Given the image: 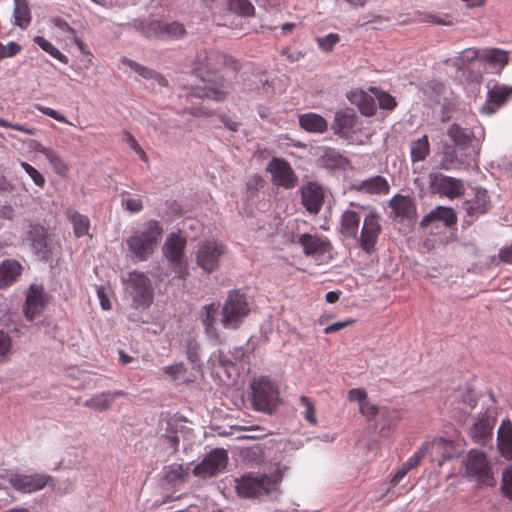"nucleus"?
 <instances>
[{
    "label": "nucleus",
    "mask_w": 512,
    "mask_h": 512,
    "mask_svg": "<svg viewBox=\"0 0 512 512\" xmlns=\"http://www.w3.org/2000/svg\"><path fill=\"white\" fill-rule=\"evenodd\" d=\"M163 228L156 220H150L125 239L129 257L135 262L147 261L157 249Z\"/></svg>",
    "instance_id": "obj_1"
},
{
    "label": "nucleus",
    "mask_w": 512,
    "mask_h": 512,
    "mask_svg": "<svg viewBox=\"0 0 512 512\" xmlns=\"http://www.w3.org/2000/svg\"><path fill=\"white\" fill-rule=\"evenodd\" d=\"M281 479L279 468L269 474L250 472L235 479V489L240 497L255 498L275 491Z\"/></svg>",
    "instance_id": "obj_2"
},
{
    "label": "nucleus",
    "mask_w": 512,
    "mask_h": 512,
    "mask_svg": "<svg viewBox=\"0 0 512 512\" xmlns=\"http://www.w3.org/2000/svg\"><path fill=\"white\" fill-rule=\"evenodd\" d=\"M126 295L132 300L134 308H147L153 300V287L149 277L139 271H132L122 277Z\"/></svg>",
    "instance_id": "obj_3"
},
{
    "label": "nucleus",
    "mask_w": 512,
    "mask_h": 512,
    "mask_svg": "<svg viewBox=\"0 0 512 512\" xmlns=\"http://www.w3.org/2000/svg\"><path fill=\"white\" fill-rule=\"evenodd\" d=\"M253 407L260 412L272 414L279 404V391L276 385L266 377L252 384Z\"/></svg>",
    "instance_id": "obj_4"
},
{
    "label": "nucleus",
    "mask_w": 512,
    "mask_h": 512,
    "mask_svg": "<svg viewBox=\"0 0 512 512\" xmlns=\"http://www.w3.org/2000/svg\"><path fill=\"white\" fill-rule=\"evenodd\" d=\"M249 307L243 294L230 292L222 308L221 324L227 329H236L248 315Z\"/></svg>",
    "instance_id": "obj_5"
},
{
    "label": "nucleus",
    "mask_w": 512,
    "mask_h": 512,
    "mask_svg": "<svg viewBox=\"0 0 512 512\" xmlns=\"http://www.w3.org/2000/svg\"><path fill=\"white\" fill-rule=\"evenodd\" d=\"M186 240L178 235L171 234L167 237L163 245V254L169 262L172 270L179 278H185L188 275L187 261L184 257Z\"/></svg>",
    "instance_id": "obj_6"
},
{
    "label": "nucleus",
    "mask_w": 512,
    "mask_h": 512,
    "mask_svg": "<svg viewBox=\"0 0 512 512\" xmlns=\"http://www.w3.org/2000/svg\"><path fill=\"white\" fill-rule=\"evenodd\" d=\"M382 232L381 217L375 211H370L363 220V225L358 231L357 241L359 247L367 254L375 251L376 244Z\"/></svg>",
    "instance_id": "obj_7"
},
{
    "label": "nucleus",
    "mask_w": 512,
    "mask_h": 512,
    "mask_svg": "<svg viewBox=\"0 0 512 512\" xmlns=\"http://www.w3.org/2000/svg\"><path fill=\"white\" fill-rule=\"evenodd\" d=\"M430 191L449 199H455L463 195L465 191L464 182L461 179L431 172L428 174Z\"/></svg>",
    "instance_id": "obj_8"
},
{
    "label": "nucleus",
    "mask_w": 512,
    "mask_h": 512,
    "mask_svg": "<svg viewBox=\"0 0 512 512\" xmlns=\"http://www.w3.org/2000/svg\"><path fill=\"white\" fill-rule=\"evenodd\" d=\"M466 474L479 483L492 486L494 478L486 456L482 451L471 450L464 461Z\"/></svg>",
    "instance_id": "obj_9"
},
{
    "label": "nucleus",
    "mask_w": 512,
    "mask_h": 512,
    "mask_svg": "<svg viewBox=\"0 0 512 512\" xmlns=\"http://www.w3.org/2000/svg\"><path fill=\"white\" fill-rule=\"evenodd\" d=\"M224 251V245L215 240L199 243L195 252L197 265L205 272L215 271Z\"/></svg>",
    "instance_id": "obj_10"
},
{
    "label": "nucleus",
    "mask_w": 512,
    "mask_h": 512,
    "mask_svg": "<svg viewBox=\"0 0 512 512\" xmlns=\"http://www.w3.org/2000/svg\"><path fill=\"white\" fill-rule=\"evenodd\" d=\"M227 462L228 455L224 449H213L194 467L193 474L203 478L213 477L226 468Z\"/></svg>",
    "instance_id": "obj_11"
},
{
    "label": "nucleus",
    "mask_w": 512,
    "mask_h": 512,
    "mask_svg": "<svg viewBox=\"0 0 512 512\" xmlns=\"http://www.w3.org/2000/svg\"><path fill=\"white\" fill-rule=\"evenodd\" d=\"M31 251L40 260H46L51 253V243L48 239L46 229L37 224H30L25 235Z\"/></svg>",
    "instance_id": "obj_12"
},
{
    "label": "nucleus",
    "mask_w": 512,
    "mask_h": 512,
    "mask_svg": "<svg viewBox=\"0 0 512 512\" xmlns=\"http://www.w3.org/2000/svg\"><path fill=\"white\" fill-rule=\"evenodd\" d=\"M52 478L45 474L23 475L11 473L7 477L8 483L17 491L31 493L48 485Z\"/></svg>",
    "instance_id": "obj_13"
},
{
    "label": "nucleus",
    "mask_w": 512,
    "mask_h": 512,
    "mask_svg": "<svg viewBox=\"0 0 512 512\" xmlns=\"http://www.w3.org/2000/svg\"><path fill=\"white\" fill-rule=\"evenodd\" d=\"M267 171L271 174L273 183L278 186L291 189L297 184L294 171L289 163L283 159L273 158L267 166Z\"/></svg>",
    "instance_id": "obj_14"
},
{
    "label": "nucleus",
    "mask_w": 512,
    "mask_h": 512,
    "mask_svg": "<svg viewBox=\"0 0 512 512\" xmlns=\"http://www.w3.org/2000/svg\"><path fill=\"white\" fill-rule=\"evenodd\" d=\"M230 90V83L223 80L222 77L215 75L213 78L204 81V86L198 87L194 94L199 98H207L220 102L225 99Z\"/></svg>",
    "instance_id": "obj_15"
},
{
    "label": "nucleus",
    "mask_w": 512,
    "mask_h": 512,
    "mask_svg": "<svg viewBox=\"0 0 512 512\" xmlns=\"http://www.w3.org/2000/svg\"><path fill=\"white\" fill-rule=\"evenodd\" d=\"M47 296L41 285L32 284L26 294L24 314L26 318L32 321L45 308Z\"/></svg>",
    "instance_id": "obj_16"
},
{
    "label": "nucleus",
    "mask_w": 512,
    "mask_h": 512,
    "mask_svg": "<svg viewBox=\"0 0 512 512\" xmlns=\"http://www.w3.org/2000/svg\"><path fill=\"white\" fill-rule=\"evenodd\" d=\"M450 444L451 442L444 438H437L432 442H426L403 465L406 466L408 470H411L420 463V461L425 457L426 454L439 453L442 450L444 451V460L449 459L451 458V454L449 452H446L445 449L447 446H450Z\"/></svg>",
    "instance_id": "obj_17"
},
{
    "label": "nucleus",
    "mask_w": 512,
    "mask_h": 512,
    "mask_svg": "<svg viewBox=\"0 0 512 512\" xmlns=\"http://www.w3.org/2000/svg\"><path fill=\"white\" fill-rule=\"evenodd\" d=\"M512 94V86L496 83L488 92V99L480 107L482 114L491 115L504 104Z\"/></svg>",
    "instance_id": "obj_18"
},
{
    "label": "nucleus",
    "mask_w": 512,
    "mask_h": 512,
    "mask_svg": "<svg viewBox=\"0 0 512 512\" xmlns=\"http://www.w3.org/2000/svg\"><path fill=\"white\" fill-rule=\"evenodd\" d=\"M297 243L302 246L306 256L323 255L331 248L329 240L318 234H301L298 236Z\"/></svg>",
    "instance_id": "obj_19"
},
{
    "label": "nucleus",
    "mask_w": 512,
    "mask_h": 512,
    "mask_svg": "<svg viewBox=\"0 0 512 512\" xmlns=\"http://www.w3.org/2000/svg\"><path fill=\"white\" fill-rule=\"evenodd\" d=\"M301 200L305 208L312 214H317L323 204L324 192L320 185L310 182L301 189Z\"/></svg>",
    "instance_id": "obj_20"
},
{
    "label": "nucleus",
    "mask_w": 512,
    "mask_h": 512,
    "mask_svg": "<svg viewBox=\"0 0 512 512\" xmlns=\"http://www.w3.org/2000/svg\"><path fill=\"white\" fill-rule=\"evenodd\" d=\"M457 218L452 208L438 206L427 214L420 223L423 228H428L431 225H435L438 229L442 224L444 227H449L456 222Z\"/></svg>",
    "instance_id": "obj_21"
},
{
    "label": "nucleus",
    "mask_w": 512,
    "mask_h": 512,
    "mask_svg": "<svg viewBox=\"0 0 512 512\" xmlns=\"http://www.w3.org/2000/svg\"><path fill=\"white\" fill-rule=\"evenodd\" d=\"M471 160L467 154L460 153L455 148H446L442 153L439 167L446 171L467 170Z\"/></svg>",
    "instance_id": "obj_22"
},
{
    "label": "nucleus",
    "mask_w": 512,
    "mask_h": 512,
    "mask_svg": "<svg viewBox=\"0 0 512 512\" xmlns=\"http://www.w3.org/2000/svg\"><path fill=\"white\" fill-rule=\"evenodd\" d=\"M353 188L361 193L369 195H386L390 191V185L383 176L376 175L365 180L355 181Z\"/></svg>",
    "instance_id": "obj_23"
},
{
    "label": "nucleus",
    "mask_w": 512,
    "mask_h": 512,
    "mask_svg": "<svg viewBox=\"0 0 512 512\" xmlns=\"http://www.w3.org/2000/svg\"><path fill=\"white\" fill-rule=\"evenodd\" d=\"M391 213L395 218L409 219L416 213V206L408 195L396 194L389 200Z\"/></svg>",
    "instance_id": "obj_24"
},
{
    "label": "nucleus",
    "mask_w": 512,
    "mask_h": 512,
    "mask_svg": "<svg viewBox=\"0 0 512 512\" xmlns=\"http://www.w3.org/2000/svg\"><path fill=\"white\" fill-rule=\"evenodd\" d=\"M497 447L505 459H512V422L504 419L497 431Z\"/></svg>",
    "instance_id": "obj_25"
},
{
    "label": "nucleus",
    "mask_w": 512,
    "mask_h": 512,
    "mask_svg": "<svg viewBox=\"0 0 512 512\" xmlns=\"http://www.w3.org/2000/svg\"><path fill=\"white\" fill-rule=\"evenodd\" d=\"M361 215L359 212L347 209L340 217V233L346 238H358Z\"/></svg>",
    "instance_id": "obj_26"
},
{
    "label": "nucleus",
    "mask_w": 512,
    "mask_h": 512,
    "mask_svg": "<svg viewBox=\"0 0 512 512\" xmlns=\"http://www.w3.org/2000/svg\"><path fill=\"white\" fill-rule=\"evenodd\" d=\"M22 266L16 260L7 259L0 263V289L13 284L21 275Z\"/></svg>",
    "instance_id": "obj_27"
},
{
    "label": "nucleus",
    "mask_w": 512,
    "mask_h": 512,
    "mask_svg": "<svg viewBox=\"0 0 512 512\" xmlns=\"http://www.w3.org/2000/svg\"><path fill=\"white\" fill-rule=\"evenodd\" d=\"M358 120L354 115L337 112L332 129L336 135L345 138L350 132L357 128Z\"/></svg>",
    "instance_id": "obj_28"
},
{
    "label": "nucleus",
    "mask_w": 512,
    "mask_h": 512,
    "mask_svg": "<svg viewBox=\"0 0 512 512\" xmlns=\"http://www.w3.org/2000/svg\"><path fill=\"white\" fill-rule=\"evenodd\" d=\"M494 427V419L486 413L479 418L471 427L472 438L479 443H483L491 437Z\"/></svg>",
    "instance_id": "obj_29"
},
{
    "label": "nucleus",
    "mask_w": 512,
    "mask_h": 512,
    "mask_svg": "<svg viewBox=\"0 0 512 512\" xmlns=\"http://www.w3.org/2000/svg\"><path fill=\"white\" fill-rule=\"evenodd\" d=\"M301 128L310 133H324L328 128L327 121L316 113H305L299 116Z\"/></svg>",
    "instance_id": "obj_30"
},
{
    "label": "nucleus",
    "mask_w": 512,
    "mask_h": 512,
    "mask_svg": "<svg viewBox=\"0 0 512 512\" xmlns=\"http://www.w3.org/2000/svg\"><path fill=\"white\" fill-rule=\"evenodd\" d=\"M447 135L460 150L468 148L474 138V133L470 129L463 128L458 124H452Z\"/></svg>",
    "instance_id": "obj_31"
},
{
    "label": "nucleus",
    "mask_w": 512,
    "mask_h": 512,
    "mask_svg": "<svg viewBox=\"0 0 512 512\" xmlns=\"http://www.w3.org/2000/svg\"><path fill=\"white\" fill-rule=\"evenodd\" d=\"M121 62L128 66L131 70H133L135 73H137L138 75H140L141 77L145 78V79H148V80H153L158 86H166L167 85V80L164 76H162L161 74L157 73L156 71L148 68V67H145L133 60H130L128 58H123L121 60Z\"/></svg>",
    "instance_id": "obj_32"
},
{
    "label": "nucleus",
    "mask_w": 512,
    "mask_h": 512,
    "mask_svg": "<svg viewBox=\"0 0 512 512\" xmlns=\"http://www.w3.org/2000/svg\"><path fill=\"white\" fill-rule=\"evenodd\" d=\"M218 315V305L215 303H211L204 307V312L201 314V321L205 327V332L208 338L213 339L215 341L219 340V336L214 327V323L216 321Z\"/></svg>",
    "instance_id": "obj_33"
},
{
    "label": "nucleus",
    "mask_w": 512,
    "mask_h": 512,
    "mask_svg": "<svg viewBox=\"0 0 512 512\" xmlns=\"http://www.w3.org/2000/svg\"><path fill=\"white\" fill-rule=\"evenodd\" d=\"M489 201L485 190L476 189L475 199L467 200L465 203V209L468 215L474 216L486 212Z\"/></svg>",
    "instance_id": "obj_34"
},
{
    "label": "nucleus",
    "mask_w": 512,
    "mask_h": 512,
    "mask_svg": "<svg viewBox=\"0 0 512 512\" xmlns=\"http://www.w3.org/2000/svg\"><path fill=\"white\" fill-rule=\"evenodd\" d=\"M430 154V143L427 135L414 140L410 144V158L412 163L424 161Z\"/></svg>",
    "instance_id": "obj_35"
},
{
    "label": "nucleus",
    "mask_w": 512,
    "mask_h": 512,
    "mask_svg": "<svg viewBox=\"0 0 512 512\" xmlns=\"http://www.w3.org/2000/svg\"><path fill=\"white\" fill-rule=\"evenodd\" d=\"M351 102L356 104L363 115L372 116L375 113L373 98L363 91L353 92L349 97Z\"/></svg>",
    "instance_id": "obj_36"
},
{
    "label": "nucleus",
    "mask_w": 512,
    "mask_h": 512,
    "mask_svg": "<svg viewBox=\"0 0 512 512\" xmlns=\"http://www.w3.org/2000/svg\"><path fill=\"white\" fill-rule=\"evenodd\" d=\"M67 216L73 225L76 237L80 238L88 234L90 222L87 216L80 214L74 209H68Z\"/></svg>",
    "instance_id": "obj_37"
},
{
    "label": "nucleus",
    "mask_w": 512,
    "mask_h": 512,
    "mask_svg": "<svg viewBox=\"0 0 512 512\" xmlns=\"http://www.w3.org/2000/svg\"><path fill=\"white\" fill-rule=\"evenodd\" d=\"M243 355V351L240 348L235 349L233 353L226 354L222 350H218L209 358V362L212 366L219 364L222 367H229L232 366L235 361L240 359Z\"/></svg>",
    "instance_id": "obj_38"
},
{
    "label": "nucleus",
    "mask_w": 512,
    "mask_h": 512,
    "mask_svg": "<svg viewBox=\"0 0 512 512\" xmlns=\"http://www.w3.org/2000/svg\"><path fill=\"white\" fill-rule=\"evenodd\" d=\"M481 59L491 65L503 68L509 61V54L501 49L489 48L482 51Z\"/></svg>",
    "instance_id": "obj_39"
},
{
    "label": "nucleus",
    "mask_w": 512,
    "mask_h": 512,
    "mask_svg": "<svg viewBox=\"0 0 512 512\" xmlns=\"http://www.w3.org/2000/svg\"><path fill=\"white\" fill-rule=\"evenodd\" d=\"M188 476V471L180 464H172L165 468L164 480L173 486L182 484Z\"/></svg>",
    "instance_id": "obj_40"
},
{
    "label": "nucleus",
    "mask_w": 512,
    "mask_h": 512,
    "mask_svg": "<svg viewBox=\"0 0 512 512\" xmlns=\"http://www.w3.org/2000/svg\"><path fill=\"white\" fill-rule=\"evenodd\" d=\"M137 30L146 38L162 39V22L158 20H145L139 22Z\"/></svg>",
    "instance_id": "obj_41"
},
{
    "label": "nucleus",
    "mask_w": 512,
    "mask_h": 512,
    "mask_svg": "<svg viewBox=\"0 0 512 512\" xmlns=\"http://www.w3.org/2000/svg\"><path fill=\"white\" fill-rule=\"evenodd\" d=\"M111 404V395L109 393L103 392L92 396L90 399H87L83 405L85 407L97 410L104 411L109 408Z\"/></svg>",
    "instance_id": "obj_42"
},
{
    "label": "nucleus",
    "mask_w": 512,
    "mask_h": 512,
    "mask_svg": "<svg viewBox=\"0 0 512 512\" xmlns=\"http://www.w3.org/2000/svg\"><path fill=\"white\" fill-rule=\"evenodd\" d=\"M480 58L481 53L474 48H467L461 51L458 56H456L453 60V66L457 69H462L467 66L470 62Z\"/></svg>",
    "instance_id": "obj_43"
},
{
    "label": "nucleus",
    "mask_w": 512,
    "mask_h": 512,
    "mask_svg": "<svg viewBox=\"0 0 512 512\" xmlns=\"http://www.w3.org/2000/svg\"><path fill=\"white\" fill-rule=\"evenodd\" d=\"M35 43L38 44L45 52L50 54L53 58L59 60L60 62L67 64L68 58L65 56L60 50H58L52 43L41 36H36L34 38Z\"/></svg>",
    "instance_id": "obj_44"
},
{
    "label": "nucleus",
    "mask_w": 512,
    "mask_h": 512,
    "mask_svg": "<svg viewBox=\"0 0 512 512\" xmlns=\"http://www.w3.org/2000/svg\"><path fill=\"white\" fill-rule=\"evenodd\" d=\"M322 160L328 168H339L347 163L346 158L334 149H327L322 156Z\"/></svg>",
    "instance_id": "obj_45"
},
{
    "label": "nucleus",
    "mask_w": 512,
    "mask_h": 512,
    "mask_svg": "<svg viewBox=\"0 0 512 512\" xmlns=\"http://www.w3.org/2000/svg\"><path fill=\"white\" fill-rule=\"evenodd\" d=\"M370 137V131L358 124L357 128L350 132L344 139H346L351 144L363 145L368 142Z\"/></svg>",
    "instance_id": "obj_46"
},
{
    "label": "nucleus",
    "mask_w": 512,
    "mask_h": 512,
    "mask_svg": "<svg viewBox=\"0 0 512 512\" xmlns=\"http://www.w3.org/2000/svg\"><path fill=\"white\" fill-rule=\"evenodd\" d=\"M229 9L242 16H251L255 8L249 0H229Z\"/></svg>",
    "instance_id": "obj_47"
},
{
    "label": "nucleus",
    "mask_w": 512,
    "mask_h": 512,
    "mask_svg": "<svg viewBox=\"0 0 512 512\" xmlns=\"http://www.w3.org/2000/svg\"><path fill=\"white\" fill-rule=\"evenodd\" d=\"M185 33V28L178 22L164 23L162 22V39L178 38Z\"/></svg>",
    "instance_id": "obj_48"
},
{
    "label": "nucleus",
    "mask_w": 512,
    "mask_h": 512,
    "mask_svg": "<svg viewBox=\"0 0 512 512\" xmlns=\"http://www.w3.org/2000/svg\"><path fill=\"white\" fill-rule=\"evenodd\" d=\"M46 159L58 175L65 176L68 173V166L54 150L47 153Z\"/></svg>",
    "instance_id": "obj_49"
},
{
    "label": "nucleus",
    "mask_w": 512,
    "mask_h": 512,
    "mask_svg": "<svg viewBox=\"0 0 512 512\" xmlns=\"http://www.w3.org/2000/svg\"><path fill=\"white\" fill-rule=\"evenodd\" d=\"M186 356L194 368H200L199 344L193 338H189L186 342Z\"/></svg>",
    "instance_id": "obj_50"
},
{
    "label": "nucleus",
    "mask_w": 512,
    "mask_h": 512,
    "mask_svg": "<svg viewBox=\"0 0 512 512\" xmlns=\"http://www.w3.org/2000/svg\"><path fill=\"white\" fill-rule=\"evenodd\" d=\"M162 371L172 380H186L184 377L186 367L183 363H176L173 365L165 366L162 368Z\"/></svg>",
    "instance_id": "obj_51"
},
{
    "label": "nucleus",
    "mask_w": 512,
    "mask_h": 512,
    "mask_svg": "<svg viewBox=\"0 0 512 512\" xmlns=\"http://www.w3.org/2000/svg\"><path fill=\"white\" fill-rule=\"evenodd\" d=\"M15 23L21 28H26L30 23V15L25 5L16 4L14 9Z\"/></svg>",
    "instance_id": "obj_52"
},
{
    "label": "nucleus",
    "mask_w": 512,
    "mask_h": 512,
    "mask_svg": "<svg viewBox=\"0 0 512 512\" xmlns=\"http://www.w3.org/2000/svg\"><path fill=\"white\" fill-rule=\"evenodd\" d=\"M12 349V339L10 335L0 330V361H4L8 358Z\"/></svg>",
    "instance_id": "obj_53"
},
{
    "label": "nucleus",
    "mask_w": 512,
    "mask_h": 512,
    "mask_svg": "<svg viewBox=\"0 0 512 512\" xmlns=\"http://www.w3.org/2000/svg\"><path fill=\"white\" fill-rule=\"evenodd\" d=\"M20 165L25 170V172L31 177L35 185L41 188L45 185L44 176L35 167L23 161L20 162Z\"/></svg>",
    "instance_id": "obj_54"
},
{
    "label": "nucleus",
    "mask_w": 512,
    "mask_h": 512,
    "mask_svg": "<svg viewBox=\"0 0 512 512\" xmlns=\"http://www.w3.org/2000/svg\"><path fill=\"white\" fill-rule=\"evenodd\" d=\"M300 403L305 408V411L303 413L304 418L311 424L315 425L317 423V419L315 416V406L312 403V401L306 397L301 396L300 397Z\"/></svg>",
    "instance_id": "obj_55"
},
{
    "label": "nucleus",
    "mask_w": 512,
    "mask_h": 512,
    "mask_svg": "<svg viewBox=\"0 0 512 512\" xmlns=\"http://www.w3.org/2000/svg\"><path fill=\"white\" fill-rule=\"evenodd\" d=\"M379 106L382 109L392 110L396 107V101L393 96L384 91H377L375 93Z\"/></svg>",
    "instance_id": "obj_56"
},
{
    "label": "nucleus",
    "mask_w": 512,
    "mask_h": 512,
    "mask_svg": "<svg viewBox=\"0 0 512 512\" xmlns=\"http://www.w3.org/2000/svg\"><path fill=\"white\" fill-rule=\"evenodd\" d=\"M339 35L336 33H330L324 37H318L317 42L319 47L325 51L329 52L333 49L335 44L339 41Z\"/></svg>",
    "instance_id": "obj_57"
},
{
    "label": "nucleus",
    "mask_w": 512,
    "mask_h": 512,
    "mask_svg": "<svg viewBox=\"0 0 512 512\" xmlns=\"http://www.w3.org/2000/svg\"><path fill=\"white\" fill-rule=\"evenodd\" d=\"M501 489L506 497L512 499V466L503 471Z\"/></svg>",
    "instance_id": "obj_58"
},
{
    "label": "nucleus",
    "mask_w": 512,
    "mask_h": 512,
    "mask_svg": "<svg viewBox=\"0 0 512 512\" xmlns=\"http://www.w3.org/2000/svg\"><path fill=\"white\" fill-rule=\"evenodd\" d=\"M359 410L363 416L371 420L374 419L377 415H380L381 408H378L376 405L371 404L367 399L366 403L361 405Z\"/></svg>",
    "instance_id": "obj_59"
},
{
    "label": "nucleus",
    "mask_w": 512,
    "mask_h": 512,
    "mask_svg": "<svg viewBox=\"0 0 512 512\" xmlns=\"http://www.w3.org/2000/svg\"><path fill=\"white\" fill-rule=\"evenodd\" d=\"M380 416L383 418L385 425L389 427L399 419V412L392 408H381Z\"/></svg>",
    "instance_id": "obj_60"
},
{
    "label": "nucleus",
    "mask_w": 512,
    "mask_h": 512,
    "mask_svg": "<svg viewBox=\"0 0 512 512\" xmlns=\"http://www.w3.org/2000/svg\"><path fill=\"white\" fill-rule=\"evenodd\" d=\"M21 47L15 42H9L7 45L0 44V58H8L20 52Z\"/></svg>",
    "instance_id": "obj_61"
},
{
    "label": "nucleus",
    "mask_w": 512,
    "mask_h": 512,
    "mask_svg": "<svg viewBox=\"0 0 512 512\" xmlns=\"http://www.w3.org/2000/svg\"><path fill=\"white\" fill-rule=\"evenodd\" d=\"M348 399L350 401L357 402L359 405V408H360L361 405L366 403L368 397H367V393L365 392V390L360 389V388H355V389H351L348 392Z\"/></svg>",
    "instance_id": "obj_62"
},
{
    "label": "nucleus",
    "mask_w": 512,
    "mask_h": 512,
    "mask_svg": "<svg viewBox=\"0 0 512 512\" xmlns=\"http://www.w3.org/2000/svg\"><path fill=\"white\" fill-rule=\"evenodd\" d=\"M428 18L431 23L437 25L451 26L456 23V20L448 14L430 15Z\"/></svg>",
    "instance_id": "obj_63"
},
{
    "label": "nucleus",
    "mask_w": 512,
    "mask_h": 512,
    "mask_svg": "<svg viewBox=\"0 0 512 512\" xmlns=\"http://www.w3.org/2000/svg\"><path fill=\"white\" fill-rule=\"evenodd\" d=\"M37 109L42 112L43 114L59 121V122H62V123H67L69 124V121L67 120V118L62 115L59 111L57 110H54L50 107H45V106H37Z\"/></svg>",
    "instance_id": "obj_64"
}]
</instances>
